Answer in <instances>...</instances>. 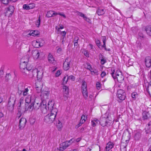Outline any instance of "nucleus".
Instances as JSON below:
<instances>
[{
	"label": "nucleus",
	"instance_id": "nucleus-1",
	"mask_svg": "<svg viewBox=\"0 0 151 151\" xmlns=\"http://www.w3.org/2000/svg\"><path fill=\"white\" fill-rule=\"evenodd\" d=\"M29 58L28 57H25L21 59L20 68L23 74L28 75L30 78H32L36 76L38 80L41 79L43 71L42 70H38L35 69L31 71L32 67V65L27 64Z\"/></svg>",
	"mask_w": 151,
	"mask_h": 151
},
{
	"label": "nucleus",
	"instance_id": "nucleus-2",
	"mask_svg": "<svg viewBox=\"0 0 151 151\" xmlns=\"http://www.w3.org/2000/svg\"><path fill=\"white\" fill-rule=\"evenodd\" d=\"M34 103V104L32 103L30 105L28 106L27 109L26 108L25 109H27V110L28 109L30 110L33 108L35 110H37L40 106L41 110L43 113L45 114L47 112V109L46 107V103L45 101H43L41 103L40 102H37L35 99Z\"/></svg>",
	"mask_w": 151,
	"mask_h": 151
},
{
	"label": "nucleus",
	"instance_id": "nucleus-3",
	"mask_svg": "<svg viewBox=\"0 0 151 151\" xmlns=\"http://www.w3.org/2000/svg\"><path fill=\"white\" fill-rule=\"evenodd\" d=\"M29 87H26L23 83H20L18 85V93L19 95H22L24 96L30 95L29 94Z\"/></svg>",
	"mask_w": 151,
	"mask_h": 151
},
{
	"label": "nucleus",
	"instance_id": "nucleus-4",
	"mask_svg": "<svg viewBox=\"0 0 151 151\" xmlns=\"http://www.w3.org/2000/svg\"><path fill=\"white\" fill-rule=\"evenodd\" d=\"M57 112L58 110L57 109H53L51 111L50 114L45 116L44 118L45 122L48 124L52 123L55 120Z\"/></svg>",
	"mask_w": 151,
	"mask_h": 151
},
{
	"label": "nucleus",
	"instance_id": "nucleus-5",
	"mask_svg": "<svg viewBox=\"0 0 151 151\" xmlns=\"http://www.w3.org/2000/svg\"><path fill=\"white\" fill-rule=\"evenodd\" d=\"M114 72V70H111V74L114 80L116 79L119 82L121 83L124 79V78L122 72L119 70H116L115 73Z\"/></svg>",
	"mask_w": 151,
	"mask_h": 151
},
{
	"label": "nucleus",
	"instance_id": "nucleus-6",
	"mask_svg": "<svg viewBox=\"0 0 151 151\" xmlns=\"http://www.w3.org/2000/svg\"><path fill=\"white\" fill-rule=\"evenodd\" d=\"M82 91L83 96L85 99H87L88 96V92L87 89L86 83L85 81L83 82L82 85Z\"/></svg>",
	"mask_w": 151,
	"mask_h": 151
},
{
	"label": "nucleus",
	"instance_id": "nucleus-7",
	"mask_svg": "<svg viewBox=\"0 0 151 151\" xmlns=\"http://www.w3.org/2000/svg\"><path fill=\"white\" fill-rule=\"evenodd\" d=\"M72 140H70L69 141H66L62 143L61 146L60 147L59 150L60 151H63L66 149L70 145L72 144Z\"/></svg>",
	"mask_w": 151,
	"mask_h": 151
},
{
	"label": "nucleus",
	"instance_id": "nucleus-8",
	"mask_svg": "<svg viewBox=\"0 0 151 151\" xmlns=\"http://www.w3.org/2000/svg\"><path fill=\"white\" fill-rule=\"evenodd\" d=\"M117 96L120 100H123L126 98V94L124 90L119 89L117 91Z\"/></svg>",
	"mask_w": 151,
	"mask_h": 151
},
{
	"label": "nucleus",
	"instance_id": "nucleus-9",
	"mask_svg": "<svg viewBox=\"0 0 151 151\" xmlns=\"http://www.w3.org/2000/svg\"><path fill=\"white\" fill-rule=\"evenodd\" d=\"M14 11V7L12 6H10L5 9L6 12H5V16L9 17L11 16L13 14Z\"/></svg>",
	"mask_w": 151,
	"mask_h": 151
},
{
	"label": "nucleus",
	"instance_id": "nucleus-10",
	"mask_svg": "<svg viewBox=\"0 0 151 151\" xmlns=\"http://www.w3.org/2000/svg\"><path fill=\"white\" fill-rule=\"evenodd\" d=\"M71 60V59L70 58H66L63 64V68L65 70H68L70 68V64Z\"/></svg>",
	"mask_w": 151,
	"mask_h": 151
},
{
	"label": "nucleus",
	"instance_id": "nucleus-11",
	"mask_svg": "<svg viewBox=\"0 0 151 151\" xmlns=\"http://www.w3.org/2000/svg\"><path fill=\"white\" fill-rule=\"evenodd\" d=\"M130 137V134L128 131H126L124 132L123 134L122 140L126 142L128 141Z\"/></svg>",
	"mask_w": 151,
	"mask_h": 151
},
{
	"label": "nucleus",
	"instance_id": "nucleus-12",
	"mask_svg": "<svg viewBox=\"0 0 151 151\" xmlns=\"http://www.w3.org/2000/svg\"><path fill=\"white\" fill-rule=\"evenodd\" d=\"M43 87V84L42 82L38 80L36 81L35 84V88L37 93H40L41 92Z\"/></svg>",
	"mask_w": 151,
	"mask_h": 151
},
{
	"label": "nucleus",
	"instance_id": "nucleus-13",
	"mask_svg": "<svg viewBox=\"0 0 151 151\" xmlns=\"http://www.w3.org/2000/svg\"><path fill=\"white\" fill-rule=\"evenodd\" d=\"M63 93L64 99L65 100H66L68 98L69 88L66 86H64L63 87Z\"/></svg>",
	"mask_w": 151,
	"mask_h": 151
},
{
	"label": "nucleus",
	"instance_id": "nucleus-14",
	"mask_svg": "<svg viewBox=\"0 0 151 151\" xmlns=\"http://www.w3.org/2000/svg\"><path fill=\"white\" fill-rule=\"evenodd\" d=\"M26 122L25 118H22L19 121V128L21 129H23L25 126Z\"/></svg>",
	"mask_w": 151,
	"mask_h": 151
},
{
	"label": "nucleus",
	"instance_id": "nucleus-15",
	"mask_svg": "<svg viewBox=\"0 0 151 151\" xmlns=\"http://www.w3.org/2000/svg\"><path fill=\"white\" fill-rule=\"evenodd\" d=\"M86 67L87 69L89 70L91 72V74L92 75H94L96 74L98 75V71L96 69L93 70L91 68V65L88 63H87L86 64Z\"/></svg>",
	"mask_w": 151,
	"mask_h": 151
},
{
	"label": "nucleus",
	"instance_id": "nucleus-16",
	"mask_svg": "<svg viewBox=\"0 0 151 151\" xmlns=\"http://www.w3.org/2000/svg\"><path fill=\"white\" fill-rule=\"evenodd\" d=\"M32 96L31 94L27 96V97L25 98V101L26 104H28L30 103L31 102L32 103H34L35 99V98L32 99Z\"/></svg>",
	"mask_w": 151,
	"mask_h": 151
},
{
	"label": "nucleus",
	"instance_id": "nucleus-17",
	"mask_svg": "<svg viewBox=\"0 0 151 151\" xmlns=\"http://www.w3.org/2000/svg\"><path fill=\"white\" fill-rule=\"evenodd\" d=\"M50 91H43L41 92V96L44 99H47L49 95Z\"/></svg>",
	"mask_w": 151,
	"mask_h": 151
},
{
	"label": "nucleus",
	"instance_id": "nucleus-18",
	"mask_svg": "<svg viewBox=\"0 0 151 151\" xmlns=\"http://www.w3.org/2000/svg\"><path fill=\"white\" fill-rule=\"evenodd\" d=\"M145 62L146 66L148 68L151 66V58L150 57H147L145 58Z\"/></svg>",
	"mask_w": 151,
	"mask_h": 151
},
{
	"label": "nucleus",
	"instance_id": "nucleus-19",
	"mask_svg": "<svg viewBox=\"0 0 151 151\" xmlns=\"http://www.w3.org/2000/svg\"><path fill=\"white\" fill-rule=\"evenodd\" d=\"M32 55L33 57L35 59H37L40 55V52L37 50H35L32 51Z\"/></svg>",
	"mask_w": 151,
	"mask_h": 151
},
{
	"label": "nucleus",
	"instance_id": "nucleus-20",
	"mask_svg": "<svg viewBox=\"0 0 151 151\" xmlns=\"http://www.w3.org/2000/svg\"><path fill=\"white\" fill-rule=\"evenodd\" d=\"M100 123L103 127L106 126L107 124V119L105 118H101L99 122Z\"/></svg>",
	"mask_w": 151,
	"mask_h": 151
},
{
	"label": "nucleus",
	"instance_id": "nucleus-21",
	"mask_svg": "<svg viewBox=\"0 0 151 151\" xmlns=\"http://www.w3.org/2000/svg\"><path fill=\"white\" fill-rule=\"evenodd\" d=\"M113 146L114 144L113 142H109L106 145V146L105 149V151H109L113 148Z\"/></svg>",
	"mask_w": 151,
	"mask_h": 151
},
{
	"label": "nucleus",
	"instance_id": "nucleus-22",
	"mask_svg": "<svg viewBox=\"0 0 151 151\" xmlns=\"http://www.w3.org/2000/svg\"><path fill=\"white\" fill-rule=\"evenodd\" d=\"M56 14L57 12L53 11H50L47 12L46 16L47 17H50L56 16Z\"/></svg>",
	"mask_w": 151,
	"mask_h": 151
},
{
	"label": "nucleus",
	"instance_id": "nucleus-23",
	"mask_svg": "<svg viewBox=\"0 0 151 151\" xmlns=\"http://www.w3.org/2000/svg\"><path fill=\"white\" fill-rule=\"evenodd\" d=\"M91 125L94 127L99 124V122L98 119L96 118H94L92 120L91 122Z\"/></svg>",
	"mask_w": 151,
	"mask_h": 151
},
{
	"label": "nucleus",
	"instance_id": "nucleus-24",
	"mask_svg": "<svg viewBox=\"0 0 151 151\" xmlns=\"http://www.w3.org/2000/svg\"><path fill=\"white\" fill-rule=\"evenodd\" d=\"M48 60L50 63L55 64L56 62L55 60L53 58L52 56L50 54H49L48 57Z\"/></svg>",
	"mask_w": 151,
	"mask_h": 151
},
{
	"label": "nucleus",
	"instance_id": "nucleus-25",
	"mask_svg": "<svg viewBox=\"0 0 151 151\" xmlns=\"http://www.w3.org/2000/svg\"><path fill=\"white\" fill-rule=\"evenodd\" d=\"M87 118V116H86L85 115H82L81 117V119L80 121V123L78 124V127L80 126L82 124H83L84 122H85Z\"/></svg>",
	"mask_w": 151,
	"mask_h": 151
},
{
	"label": "nucleus",
	"instance_id": "nucleus-26",
	"mask_svg": "<svg viewBox=\"0 0 151 151\" xmlns=\"http://www.w3.org/2000/svg\"><path fill=\"white\" fill-rule=\"evenodd\" d=\"M54 103L52 101H49L47 104L48 109L51 111L55 108H53Z\"/></svg>",
	"mask_w": 151,
	"mask_h": 151
},
{
	"label": "nucleus",
	"instance_id": "nucleus-27",
	"mask_svg": "<svg viewBox=\"0 0 151 151\" xmlns=\"http://www.w3.org/2000/svg\"><path fill=\"white\" fill-rule=\"evenodd\" d=\"M143 117L144 119H146L150 117L149 113L147 111H144L142 113Z\"/></svg>",
	"mask_w": 151,
	"mask_h": 151
},
{
	"label": "nucleus",
	"instance_id": "nucleus-28",
	"mask_svg": "<svg viewBox=\"0 0 151 151\" xmlns=\"http://www.w3.org/2000/svg\"><path fill=\"white\" fill-rule=\"evenodd\" d=\"M7 108L10 111H12L14 109V104H11V102L9 101Z\"/></svg>",
	"mask_w": 151,
	"mask_h": 151
},
{
	"label": "nucleus",
	"instance_id": "nucleus-29",
	"mask_svg": "<svg viewBox=\"0 0 151 151\" xmlns=\"http://www.w3.org/2000/svg\"><path fill=\"white\" fill-rule=\"evenodd\" d=\"M146 129V131L147 133L149 132H151V121H150L148 123Z\"/></svg>",
	"mask_w": 151,
	"mask_h": 151
},
{
	"label": "nucleus",
	"instance_id": "nucleus-30",
	"mask_svg": "<svg viewBox=\"0 0 151 151\" xmlns=\"http://www.w3.org/2000/svg\"><path fill=\"white\" fill-rule=\"evenodd\" d=\"M145 31L147 34L151 37V26H148L146 27Z\"/></svg>",
	"mask_w": 151,
	"mask_h": 151
},
{
	"label": "nucleus",
	"instance_id": "nucleus-31",
	"mask_svg": "<svg viewBox=\"0 0 151 151\" xmlns=\"http://www.w3.org/2000/svg\"><path fill=\"white\" fill-rule=\"evenodd\" d=\"M96 12L99 15H101L104 14L105 11L104 9H99Z\"/></svg>",
	"mask_w": 151,
	"mask_h": 151
},
{
	"label": "nucleus",
	"instance_id": "nucleus-32",
	"mask_svg": "<svg viewBox=\"0 0 151 151\" xmlns=\"http://www.w3.org/2000/svg\"><path fill=\"white\" fill-rule=\"evenodd\" d=\"M32 44L33 46L36 48H38L39 47H40L38 40L36 41H34L32 42Z\"/></svg>",
	"mask_w": 151,
	"mask_h": 151
},
{
	"label": "nucleus",
	"instance_id": "nucleus-33",
	"mask_svg": "<svg viewBox=\"0 0 151 151\" xmlns=\"http://www.w3.org/2000/svg\"><path fill=\"white\" fill-rule=\"evenodd\" d=\"M56 126L59 130H60L63 127L62 123L60 121H58V123L56 124Z\"/></svg>",
	"mask_w": 151,
	"mask_h": 151
},
{
	"label": "nucleus",
	"instance_id": "nucleus-34",
	"mask_svg": "<svg viewBox=\"0 0 151 151\" xmlns=\"http://www.w3.org/2000/svg\"><path fill=\"white\" fill-rule=\"evenodd\" d=\"M31 35L33 36H35L39 35L40 32L37 30H34L31 31Z\"/></svg>",
	"mask_w": 151,
	"mask_h": 151
},
{
	"label": "nucleus",
	"instance_id": "nucleus-35",
	"mask_svg": "<svg viewBox=\"0 0 151 151\" xmlns=\"http://www.w3.org/2000/svg\"><path fill=\"white\" fill-rule=\"evenodd\" d=\"M102 41L103 43V45L102 46V47L104 48L106 50V38L105 36L102 37Z\"/></svg>",
	"mask_w": 151,
	"mask_h": 151
},
{
	"label": "nucleus",
	"instance_id": "nucleus-36",
	"mask_svg": "<svg viewBox=\"0 0 151 151\" xmlns=\"http://www.w3.org/2000/svg\"><path fill=\"white\" fill-rule=\"evenodd\" d=\"M70 140H72V144L73 143H76V142H79L81 140V138H78L76 139H72Z\"/></svg>",
	"mask_w": 151,
	"mask_h": 151
},
{
	"label": "nucleus",
	"instance_id": "nucleus-37",
	"mask_svg": "<svg viewBox=\"0 0 151 151\" xmlns=\"http://www.w3.org/2000/svg\"><path fill=\"white\" fill-rule=\"evenodd\" d=\"M140 133L139 132H137L135 134L134 138L136 140H138L140 138Z\"/></svg>",
	"mask_w": 151,
	"mask_h": 151
},
{
	"label": "nucleus",
	"instance_id": "nucleus-38",
	"mask_svg": "<svg viewBox=\"0 0 151 151\" xmlns=\"http://www.w3.org/2000/svg\"><path fill=\"white\" fill-rule=\"evenodd\" d=\"M38 42L39 43V45L40 47L43 46L45 43V42L44 40L42 39H40L39 40H38Z\"/></svg>",
	"mask_w": 151,
	"mask_h": 151
},
{
	"label": "nucleus",
	"instance_id": "nucleus-39",
	"mask_svg": "<svg viewBox=\"0 0 151 151\" xmlns=\"http://www.w3.org/2000/svg\"><path fill=\"white\" fill-rule=\"evenodd\" d=\"M68 80V78L67 76H65L63 79V84H66Z\"/></svg>",
	"mask_w": 151,
	"mask_h": 151
},
{
	"label": "nucleus",
	"instance_id": "nucleus-40",
	"mask_svg": "<svg viewBox=\"0 0 151 151\" xmlns=\"http://www.w3.org/2000/svg\"><path fill=\"white\" fill-rule=\"evenodd\" d=\"M59 15L60 16L63 17L64 18H66V16L65 14L63 12H57L56 15Z\"/></svg>",
	"mask_w": 151,
	"mask_h": 151
},
{
	"label": "nucleus",
	"instance_id": "nucleus-41",
	"mask_svg": "<svg viewBox=\"0 0 151 151\" xmlns=\"http://www.w3.org/2000/svg\"><path fill=\"white\" fill-rule=\"evenodd\" d=\"M40 22V16L39 17V19L37 20V21L36 22V26L37 27H39Z\"/></svg>",
	"mask_w": 151,
	"mask_h": 151
},
{
	"label": "nucleus",
	"instance_id": "nucleus-42",
	"mask_svg": "<svg viewBox=\"0 0 151 151\" xmlns=\"http://www.w3.org/2000/svg\"><path fill=\"white\" fill-rule=\"evenodd\" d=\"M68 79L72 81H74L75 80V77L73 75H70L68 76Z\"/></svg>",
	"mask_w": 151,
	"mask_h": 151
},
{
	"label": "nucleus",
	"instance_id": "nucleus-43",
	"mask_svg": "<svg viewBox=\"0 0 151 151\" xmlns=\"http://www.w3.org/2000/svg\"><path fill=\"white\" fill-rule=\"evenodd\" d=\"M66 34V32L65 31L61 32L60 35L62 36V37H65V35Z\"/></svg>",
	"mask_w": 151,
	"mask_h": 151
},
{
	"label": "nucleus",
	"instance_id": "nucleus-44",
	"mask_svg": "<svg viewBox=\"0 0 151 151\" xmlns=\"http://www.w3.org/2000/svg\"><path fill=\"white\" fill-rule=\"evenodd\" d=\"M78 40V38L77 37H75V40L74 41V46H77L78 45L77 41Z\"/></svg>",
	"mask_w": 151,
	"mask_h": 151
},
{
	"label": "nucleus",
	"instance_id": "nucleus-45",
	"mask_svg": "<svg viewBox=\"0 0 151 151\" xmlns=\"http://www.w3.org/2000/svg\"><path fill=\"white\" fill-rule=\"evenodd\" d=\"M100 59L101 60V63L102 65L104 64L106 62V60L104 58H102L101 59L100 58Z\"/></svg>",
	"mask_w": 151,
	"mask_h": 151
},
{
	"label": "nucleus",
	"instance_id": "nucleus-46",
	"mask_svg": "<svg viewBox=\"0 0 151 151\" xmlns=\"http://www.w3.org/2000/svg\"><path fill=\"white\" fill-rule=\"evenodd\" d=\"M23 8L24 9H25V10L29 9V5H27L26 4H24L23 5Z\"/></svg>",
	"mask_w": 151,
	"mask_h": 151
},
{
	"label": "nucleus",
	"instance_id": "nucleus-47",
	"mask_svg": "<svg viewBox=\"0 0 151 151\" xmlns=\"http://www.w3.org/2000/svg\"><path fill=\"white\" fill-rule=\"evenodd\" d=\"M61 73L60 72V71L59 70H58L55 73V76L56 77H58L60 75Z\"/></svg>",
	"mask_w": 151,
	"mask_h": 151
},
{
	"label": "nucleus",
	"instance_id": "nucleus-48",
	"mask_svg": "<svg viewBox=\"0 0 151 151\" xmlns=\"http://www.w3.org/2000/svg\"><path fill=\"white\" fill-rule=\"evenodd\" d=\"M1 2L3 4H7L9 2L8 0H1Z\"/></svg>",
	"mask_w": 151,
	"mask_h": 151
},
{
	"label": "nucleus",
	"instance_id": "nucleus-49",
	"mask_svg": "<svg viewBox=\"0 0 151 151\" xmlns=\"http://www.w3.org/2000/svg\"><path fill=\"white\" fill-rule=\"evenodd\" d=\"M29 122H30V123L31 124H34V123L35 122V120L34 119L31 118L30 119Z\"/></svg>",
	"mask_w": 151,
	"mask_h": 151
},
{
	"label": "nucleus",
	"instance_id": "nucleus-50",
	"mask_svg": "<svg viewBox=\"0 0 151 151\" xmlns=\"http://www.w3.org/2000/svg\"><path fill=\"white\" fill-rule=\"evenodd\" d=\"M29 9H32L35 7V5L34 4H29Z\"/></svg>",
	"mask_w": 151,
	"mask_h": 151
},
{
	"label": "nucleus",
	"instance_id": "nucleus-51",
	"mask_svg": "<svg viewBox=\"0 0 151 151\" xmlns=\"http://www.w3.org/2000/svg\"><path fill=\"white\" fill-rule=\"evenodd\" d=\"M78 15L81 17H83L84 19L86 17L84 14L81 12H79L78 14Z\"/></svg>",
	"mask_w": 151,
	"mask_h": 151
},
{
	"label": "nucleus",
	"instance_id": "nucleus-52",
	"mask_svg": "<svg viewBox=\"0 0 151 151\" xmlns=\"http://www.w3.org/2000/svg\"><path fill=\"white\" fill-rule=\"evenodd\" d=\"M96 86L98 89H100L101 87V84L100 83L97 82L96 84Z\"/></svg>",
	"mask_w": 151,
	"mask_h": 151
},
{
	"label": "nucleus",
	"instance_id": "nucleus-53",
	"mask_svg": "<svg viewBox=\"0 0 151 151\" xmlns=\"http://www.w3.org/2000/svg\"><path fill=\"white\" fill-rule=\"evenodd\" d=\"M137 95V93H136L134 92L132 93V96L133 98H135Z\"/></svg>",
	"mask_w": 151,
	"mask_h": 151
},
{
	"label": "nucleus",
	"instance_id": "nucleus-54",
	"mask_svg": "<svg viewBox=\"0 0 151 151\" xmlns=\"http://www.w3.org/2000/svg\"><path fill=\"white\" fill-rule=\"evenodd\" d=\"M96 43L97 46L100 48V42L99 40H97L96 41Z\"/></svg>",
	"mask_w": 151,
	"mask_h": 151
},
{
	"label": "nucleus",
	"instance_id": "nucleus-55",
	"mask_svg": "<svg viewBox=\"0 0 151 151\" xmlns=\"http://www.w3.org/2000/svg\"><path fill=\"white\" fill-rule=\"evenodd\" d=\"M83 53L85 56L86 57H88L89 56L88 52L86 51H84L83 52Z\"/></svg>",
	"mask_w": 151,
	"mask_h": 151
},
{
	"label": "nucleus",
	"instance_id": "nucleus-56",
	"mask_svg": "<svg viewBox=\"0 0 151 151\" xmlns=\"http://www.w3.org/2000/svg\"><path fill=\"white\" fill-rule=\"evenodd\" d=\"M23 101H24L23 98H21L20 99V102H19V104H20L19 106H21L22 104L23 103Z\"/></svg>",
	"mask_w": 151,
	"mask_h": 151
},
{
	"label": "nucleus",
	"instance_id": "nucleus-57",
	"mask_svg": "<svg viewBox=\"0 0 151 151\" xmlns=\"http://www.w3.org/2000/svg\"><path fill=\"white\" fill-rule=\"evenodd\" d=\"M84 19L87 22L91 23V21L90 19L89 18L87 17H86Z\"/></svg>",
	"mask_w": 151,
	"mask_h": 151
},
{
	"label": "nucleus",
	"instance_id": "nucleus-58",
	"mask_svg": "<svg viewBox=\"0 0 151 151\" xmlns=\"http://www.w3.org/2000/svg\"><path fill=\"white\" fill-rule=\"evenodd\" d=\"M106 73L105 72H102L101 75V76L102 78H103L106 75Z\"/></svg>",
	"mask_w": 151,
	"mask_h": 151
},
{
	"label": "nucleus",
	"instance_id": "nucleus-59",
	"mask_svg": "<svg viewBox=\"0 0 151 151\" xmlns=\"http://www.w3.org/2000/svg\"><path fill=\"white\" fill-rule=\"evenodd\" d=\"M138 36L142 38L143 37V35L142 33L139 32L138 33Z\"/></svg>",
	"mask_w": 151,
	"mask_h": 151
},
{
	"label": "nucleus",
	"instance_id": "nucleus-60",
	"mask_svg": "<svg viewBox=\"0 0 151 151\" xmlns=\"http://www.w3.org/2000/svg\"><path fill=\"white\" fill-rule=\"evenodd\" d=\"M61 40H62V43L63 44L64 43V41L65 40V37H62Z\"/></svg>",
	"mask_w": 151,
	"mask_h": 151
},
{
	"label": "nucleus",
	"instance_id": "nucleus-61",
	"mask_svg": "<svg viewBox=\"0 0 151 151\" xmlns=\"http://www.w3.org/2000/svg\"><path fill=\"white\" fill-rule=\"evenodd\" d=\"M27 34V32H24L23 33L22 35L23 36L26 37Z\"/></svg>",
	"mask_w": 151,
	"mask_h": 151
},
{
	"label": "nucleus",
	"instance_id": "nucleus-62",
	"mask_svg": "<svg viewBox=\"0 0 151 151\" xmlns=\"http://www.w3.org/2000/svg\"><path fill=\"white\" fill-rule=\"evenodd\" d=\"M3 72L2 71L0 70V77L1 78L3 76Z\"/></svg>",
	"mask_w": 151,
	"mask_h": 151
},
{
	"label": "nucleus",
	"instance_id": "nucleus-63",
	"mask_svg": "<svg viewBox=\"0 0 151 151\" xmlns=\"http://www.w3.org/2000/svg\"><path fill=\"white\" fill-rule=\"evenodd\" d=\"M59 27L60 29H62L64 28V26L62 24H59Z\"/></svg>",
	"mask_w": 151,
	"mask_h": 151
},
{
	"label": "nucleus",
	"instance_id": "nucleus-64",
	"mask_svg": "<svg viewBox=\"0 0 151 151\" xmlns=\"http://www.w3.org/2000/svg\"><path fill=\"white\" fill-rule=\"evenodd\" d=\"M55 29L57 30L58 32V33H59V32H60V29L59 27H58L57 26H56L55 27Z\"/></svg>",
	"mask_w": 151,
	"mask_h": 151
}]
</instances>
